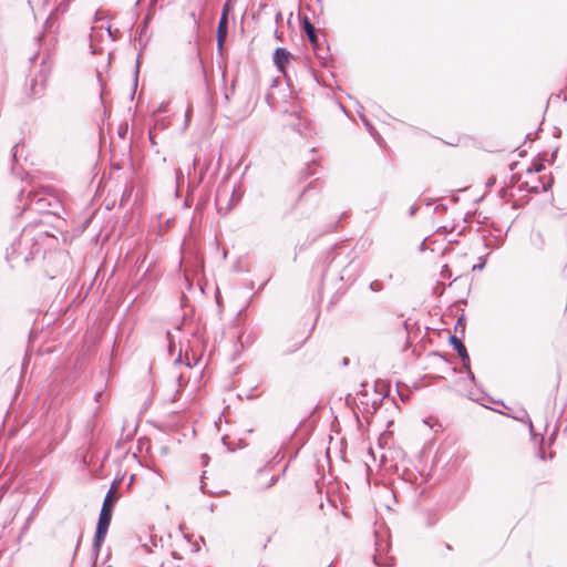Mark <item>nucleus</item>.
<instances>
[{"instance_id":"20e7f679","label":"nucleus","mask_w":567,"mask_h":567,"mask_svg":"<svg viewBox=\"0 0 567 567\" xmlns=\"http://www.w3.org/2000/svg\"><path fill=\"white\" fill-rule=\"evenodd\" d=\"M301 27L303 32L306 33L308 40L310 41L316 54L318 58H323L321 52L323 51V47L319 41L317 29L315 25L310 22L308 17H303L301 21Z\"/></svg>"},{"instance_id":"aec40b11","label":"nucleus","mask_w":567,"mask_h":567,"mask_svg":"<svg viewBox=\"0 0 567 567\" xmlns=\"http://www.w3.org/2000/svg\"><path fill=\"white\" fill-rule=\"evenodd\" d=\"M166 337H167V340H168V348H169V351L172 352L173 351V340H172V334L169 331L166 332Z\"/></svg>"},{"instance_id":"2f4dec72","label":"nucleus","mask_w":567,"mask_h":567,"mask_svg":"<svg viewBox=\"0 0 567 567\" xmlns=\"http://www.w3.org/2000/svg\"><path fill=\"white\" fill-rule=\"evenodd\" d=\"M42 1H43V6H49L51 0H42Z\"/></svg>"},{"instance_id":"c756f323","label":"nucleus","mask_w":567,"mask_h":567,"mask_svg":"<svg viewBox=\"0 0 567 567\" xmlns=\"http://www.w3.org/2000/svg\"><path fill=\"white\" fill-rule=\"evenodd\" d=\"M362 121H363V123L365 124V126H368V127L370 126V124H369L368 120H365L364 117H362Z\"/></svg>"},{"instance_id":"c9c22d12","label":"nucleus","mask_w":567,"mask_h":567,"mask_svg":"<svg viewBox=\"0 0 567 567\" xmlns=\"http://www.w3.org/2000/svg\"><path fill=\"white\" fill-rule=\"evenodd\" d=\"M555 433H551L550 441L554 440Z\"/></svg>"},{"instance_id":"e433bc0d","label":"nucleus","mask_w":567,"mask_h":567,"mask_svg":"<svg viewBox=\"0 0 567 567\" xmlns=\"http://www.w3.org/2000/svg\"><path fill=\"white\" fill-rule=\"evenodd\" d=\"M555 433H551L550 441L554 440Z\"/></svg>"},{"instance_id":"72a5a7b5","label":"nucleus","mask_w":567,"mask_h":567,"mask_svg":"<svg viewBox=\"0 0 567 567\" xmlns=\"http://www.w3.org/2000/svg\"><path fill=\"white\" fill-rule=\"evenodd\" d=\"M203 176H204V172L200 173L199 181L203 179Z\"/></svg>"},{"instance_id":"a878e982","label":"nucleus","mask_w":567,"mask_h":567,"mask_svg":"<svg viewBox=\"0 0 567 567\" xmlns=\"http://www.w3.org/2000/svg\"><path fill=\"white\" fill-rule=\"evenodd\" d=\"M208 458H209V457H208V455H207V454H203V455H202V460H203V463H204L205 465L207 464Z\"/></svg>"},{"instance_id":"4c0bfd02","label":"nucleus","mask_w":567,"mask_h":567,"mask_svg":"<svg viewBox=\"0 0 567 567\" xmlns=\"http://www.w3.org/2000/svg\"><path fill=\"white\" fill-rule=\"evenodd\" d=\"M524 186L526 187V183H524V184H520V188H523Z\"/></svg>"},{"instance_id":"cd10ccee","label":"nucleus","mask_w":567,"mask_h":567,"mask_svg":"<svg viewBox=\"0 0 567 567\" xmlns=\"http://www.w3.org/2000/svg\"><path fill=\"white\" fill-rule=\"evenodd\" d=\"M107 32H109L110 37H112V39L114 40L115 38H114V35H113V33L111 31V25L107 27Z\"/></svg>"},{"instance_id":"f257e3e1","label":"nucleus","mask_w":567,"mask_h":567,"mask_svg":"<svg viewBox=\"0 0 567 567\" xmlns=\"http://www.w3.org/2000/svg\"><path fill=\"white\" fill-rule=\"evenodd\" d=\"M33 248H35L37 252L39 251V246L32 244V238H30L27 233H23L11 244L10 248L7 249L6 259L11 267L14 266V261L19 257H22L23 261L28 262L33 259Z\"/></svg>"},{"instance_id":"6ab92c4d","label":"nucleus","mask_w":567,"mask_h":567,"mask_svg":"<svg viewBox=\"0 0 567 567\" xmlns=\"http://www.w3.org/2000/svg\"><path fill=\"white\" fill-rule=\"evenodd\" d=\"M441 275L443 278H450L451 277V271L449 269V267L445 265L441 271Z\"/></svg>"},{"instance_id":"c85d7f7f","label":"nucleus","mask_w":567,"mask_h":567,"mask_svg":"<svg viewBox=\"0 0 567 567\" xmlns=\"http://www.w3.org/2000/svg\"><path fill=\"white\" fill-rule=\"evenodd\" d=\"M275 482H276V477H275V476H272V477L270 478V484H269V486L274 485V484H275Z\"/></svg>"},{"instance_id":"f8f14e48","label":"nucleus","mask_w":567,"mask_h":567,"mask_svg":"<svg viewBox=\"0 0 567 567\" xmlns=\"http://www.w3.org/2000/svg\"><path fill=\"white\" fill-rule=\"evenodd\" d=\"M35 514H37V511L33 509L32 513L27 518L23 527L21 528V532H20V535H19V540H21L22 536L29 530V527H30L31 523L33 522V519L35 517Z\"/></svg>"},{"instance_id":"b1692460","label":"nucleus","mask_w":567,"mask_h":567,"mask_svg":"<svg viewBox=\"0 0 567 567\" xmlns=\"http://www.w3.org/2000/svg\"><path fill=\"white\" fill-rule=\"evenodd\" d=\"M537 455L540 460H546V455H545L542 446L539 447Z\"/></svg>"},{"instance_id":"ddd939ff","label":"nucleus","mask_w":567,"mask_h":567,"mask_svg":"<svg viewBox=\"0 0 567 567\" xmlns=\"http://www.w3.org/2000/svg\"><path fill=\"white\" fill-rule=\"evenodd\" d=\"M370 290L373 291V292H380L383 290V284L382 281L375 279L373 281L370 282V286H369Z\"/></svg>"},{"instance_id":"393cba45","label":"nucleus","mask_w":567,"mask_h":567,"mask_svg":"<svg viewBox=\"0 0 567 567\" xmlns=\"http://www.w3.org/2000/svg\"><path fill=\"white\" fill-rule=\"evenodd\" d=\"M485 266V261L483 260L482 262L477 264V265H474L473 266V270H476V269H483Z\"/></svg>"},{"instance_id":"a211bd4d","label":"nucleus","mask_w":567,"mask_h":567,"mask_svg":"<svg viewBox=\"0 0 567 567\" xmlns=\"http://www.w3.org/2000/svg\"><path fill=\"white\" fill-rule=\"evenodd\" d=\"M524 415L527 417V423H528V426H529V431H530V435L533 437L536 436L535 432H534V425H533V422L532 420L528 417L527 413L524 411Z\"/></svg>"},{"instance_id":"4be33fe9","label":"nucleus","mask_w":567,"mask_h":567,"mask_svg":"<svg viewBox=\"0 0 567 567\" xmlns=\"http://www.w3.org/2000/svg\"><path fill=\"white\" fill-rule=\"evenodd\" d=\"M138 71H140V59L137 58L136 65H135V82H137Z\"/></svg>"},{"instance_id":"f3484780","label":"nucleus","mask_w":567,"mask_h":567,"mask_svg":"<svg viewBox=\"0 0 567 567\" xmlns=\"http://www.w3.org/2000/svg\"><path fill=\"white\" fill-rule=\"evenodd\" d=\"M373 559H374V563H375L377 565H379V566H391V565H392V560H393L392 558H390V559H388L386 561L381 563V561H379V559H378V556H377V555H374V556H373Z\"/></svg>"},{"instance_id":"39448f33","label":"nucleus","mask_w":567,"mask_h":567,"mask_svg":"<svg viewBox=\"0 0 567 567\" xmlns=\"http://www.w3.org/2000/svg\"><path fill=\"white\" fill-rule=\"evenodd\" d=\"M450 343L453 346V348L457 351L464 368L467 370L468 375L472 380H474V374L471 371L470 368V355L467 353V350L464 346V343L454 334L450 337Z\"/></svg>"},{"instance_id":"bb28decb","label":"nucleus","mask_w":567,"mask_h":567,"mask_svg":"<svg viewBox=\"0 0 567 567\" xmlns=\"http://www.w3.org/2000/svg\"><path fill=\"white\" fill-rule=\"evenodd\" d=\"M399 395L403 402L409 398L408 395H403L401 392H399Z\"/></svg>"},{"instance_id":"7c9ffc66","label":"nucleus","mask_w":567,"mask_h":567,"mask_svg":"<svg viewBox=\"0 0 567 567\" xmlns=\"http://www.w3.org/2000/svg\"><path fill=\"white\" fill-rule=\"evenodd\" d=\"M197 164H198V159L194 158V162H193L194 168H196Z\"/></svg>"},{"instance_id":"473e14b6","label":"nucleus","mask_w":567,"mask_h":567,"mask_svg":"<svg viewBox=\"0 0 567 567\" xmlns=\"http://www.w3.org/2000/svg\"><path fill=\"white\" fill-rule=\"evenodd\" d=\"M100 396H101V393H100V392H97V393L95 394V400L97 401Z\"/></svg>"},{"instance_id":"7ed1b4c3","label":"nucleus","mask_w":567,"mask_h":567,"mask_svg":"<svg viewBox=\"0 0 567 567\" xmlns=\"http://www.w3.org/2000/svg\"><path fill=\"white\" fill-rule=\"evenodd\" d=\"M50 75V66H48L44 62L39 71V73L34 76L30 84V91L33 96H41L45 90L47 81Z\"/></svg>"},{"instance_id":"f704fd0d","label":"nucleus","mask_w":567,"mask_h":567,"mask_svg":"<svg viewBox=\"0 0 567 567\" xmlns=\"http://www.w3.org/2000/svg\"><path fill=\"white\" fill-rule=\"evenodd\" d=\"M80 547V539L78 540L75 550Z\"/></svg>"},{"instance_id":"1a4fd4ad","label":"nucleus","mask_w":567,"mask_h":567,"mask_svg":"<svg viewBox=\"0 0 567 567\" xmlns=\"http://www.w3.org/2000/svg\"><path fill=\"white\" fill-rule=\"evenodd\" d=\"M549 187H550V183L549 182L545 183L540 178H538L537 184L530 185V186H529L528 182H526V190L528 193L537 194L539 192H547Z\"/></svg>"},{"instance_id":"412c9836","label":"nucleus","mask_w":567,"mask_h":567,"mask_svg":"<svg viewBox=\"0 0 567 567\" xmlns=\"http://www.w3.org/2000/svg\"><path fill=\"white\" fill-rule=\"evenodd\" d=\"M419 207L416 205H412L409 209V214L410 216H414L415 213L417 212Z\"/></svg>"},{"instance_id":"9b49d317","label":"nucleus","mask_w":567,"mask_h":567,"mask_svg":"<svg viewBox=\"0 0 567 567\" xmlns=\"http://www.w3.org/2000/svg\"><path fill=\"white\" fill-rule=\"evenodd\" d=\"M227 195H228V189L226 187L218 189L217 195H216V205L218 206L219 212H221L224 209L221 205H223V202L226 199Z\"/></svg>"},{"instance_id":"6e6552de","label":"nucleus","mask_w":567,"mask_h":567,"mask_svg":"<svg viewBox=\"0 0 567 567\" xmlns=\"http://www.w3.org/2000/svg\"><path fill=\"white\" fill-rule=\"evenodd\" d=\"M228 34V21L219 19L217 25V50L219 53L224 50V44Z\"/></svg>"},{"instance_id":"5701e85b","label":"nucleus","mask_w":567,"mask_h":567,"mask_svg":"<svg viewBox=\"0 0 567 567\" xmlns=\"http://www.w3.org/2000/svg\"><path fill=\"white\" fill-rule=\"evenodd\" d=\"M17 148H18V144H16L12 150H11V154H12V158L13 161H17Z\"/></svg>"},{"instance_id":"0eeeda50","label":"nucleus","mask_w":567,"mask_h":567,"mask_svg":"<svg viewBox=\"0 0 567 567\" xmlns=\"http://www.w3.org/2000/svg\"><path fill=\"white\" fill-rule=\"evenodd\" d=\"M121 481L114 480L111 484L110 489L107 491L102 506H107L109 509H113L117 499L118 495L116 494L117 489L120 488Z\"/></svg>"},{"instance_id":"f03ea898","label":"nucleus","mask_w":567,"mask_h":567,"mask_svg":"<svg viewBox=\"0 0 567 567\" xmlns=\"http://www.w3.org/2000/svg\"><path fill=\"white\" fill-rule=\"evenodd\" d=\"M112 514H113V509H109L107 506H102L100 516H99V520H97V525H96L93 544H92V555L95 558H97L101 547H102V544L107 534V530H109V527H110V524L112 520Z\"/></svg>"},{"instance_id":"9d476101","label":"nucleus","mask_w":567,"mask_h":567,"mask_svg":"<svg viewBox=\"0 0 567 567\" xmlns=\"http://www.w3.org/2000/svg\"><path fill=\"white\" fill-rule=\"evenodd\" d=\"M240 198H241V194L239 192H237L235 188H233L231 198L229 199V202L227 203V205L225 207V213L230 210L231 207L240 200Z\"/></svg>"},{"instance_id":"4468645a","label":"nucleus","mask_w":567,"mask_h":567,"mask_svg":"<svg viewBox=\"0 0 567 567\" xmlns=\"http://www.w3.org/2000/svg\"><path fill=\"white\" fill-rule=\"evenodd\" d=\"M229 10H230V4H229V0L225 2V4L223 6V10H221V14H220V18L219 19H224L225 21H228V13H229Z\"/></svg>"},{"instance_id":"dca6fc26","label":"nucleus","mask_w":567,"mask_h":567,"mask_svg":"<svg viewBox=\"0 0 567 567\" xmlns=\"http://www.w3.org/2000/svg\"><path fill=\"white\" fill-rule=\"evenodd\" d=\"M54 16H55V12H51V14L48 17L45 24H44L45 29H49L52 27V24L54 22Z\"/></svg>"},{"instance_id":"2eb2a0df","label":"nucleus","mask_w":567,"mask_h":567,"mask_svg":"<svg viewBox=\"0 0 567 567\" xmlns=\"http://www.w3.org/2000/svg\"><path fill=\"white\" fill-rule=\"evenodd\" d=\"M70 3V0H63L59 7L56 8L55 12L64 13L68 10V6Z\"/></svg>"},{"instance_id":"423d86ee","label":"nucleus","mask_w":567,"mask_h":567,"mask_svg":"<svg viewBox=\"0 0 567 567\" xmlns=\"http://www.w3.org/2000/svg\"><path fill=\"white\" fill-rule=\"evenodd\" d=\"M291 53L286 48H277L274 52L272 60L278 71L285 73L286 66L289 63Z\"/></svg>"}]
</instances>
